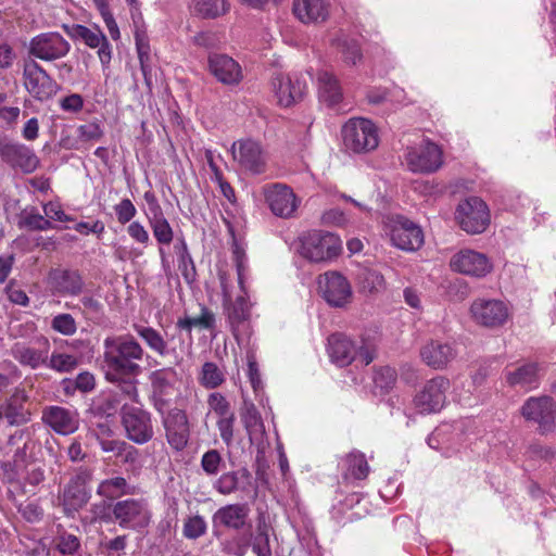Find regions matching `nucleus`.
Returning <instances> with one entry per match:
<instances>
[{
  "label": "nucleus",
  "instance_id": "nucleus-1",
  "mask_svg": "<svg viewBox=\"0 0 556 556\" xmlns=\"http://www.w3.org/2000/svg\"><path fill=\"white\" fill-rule=\"evenodd\" d=\"M144 350L130 334L106 337L103 341V362L106 380L119 379L121 375L138 376Z\"/></svg>",
  "mask_w": 556,
  "mask_h": 556
},
{
  "label": "nucleus",
  "instance_id": "nucleus-2",
  "mask_svg": "<svg viewBox=\"0 0 556 556\" xmlns=\"http://www.w3.org/2000/svg\"><path fill=\"white\" fill-rule=\"evenodd\" d=\"M298 253L311 263L325 264L336 260L342 251L339 236L325 230H311L299 237Z\"/></svg>",
  "mask_w": 556,
  "mask_h": 556
},
{
  "label": "nucleus",
  "instance_id": "nucleus-3",
  "mask_svg": "<svg viewBox=\"0 0 556 556\" xmlns=\"http://www.w3.org/2000/svg\"><path fill=\"white\" fill-rule=\"evenodd\" d=\"M344 148L353 153H368L379 144L378 129L375 124L363 117L350 118L342 127Z\"/></svg>",
  "mask_w": 556,
  "mask_h": 556
},
{
  "label": "nucleus",
  "instance_id": "nucleus-4",
  "mask_svg": "<svg viewBox=\"0 0 556 556\" xmlns=\"http://www.w3.org/2000/svg\"><path fill=\"white\" fill-rule=\"evenodd\" d=\"M121 420L129 441L142 445L152 440L154 435L152 415L141 406L123 403Z\"/></svg>",
  "mask_w": 556,
  "mask_h": 556
},
{
  "label": "nucleus",
  "instance_id": "nucleus-5",
  "mask_svg": "<svg viewBox=\"0 0 556 556\" xmlns=\"http://www.w3.org/2000/svg\"><path fill=\"white\" fill-rule=\"evenodd\" d=\"M92 473L89 469L80 468L65 484L60 501L67 517H73L89 502L91 497L89 488Z\"/></svg>",
  "mask_w": 556,
  "mask_h": 556
},
{
  "label": "nucleus",
  "instance_id": "nucleus-6",
  "mask_svg": "<svg viewBox=\"0 0 556 556\" xmlns=\"http://www.w3.org/2000/svg\"><path fill=\"white\" fill-rule=\"evenodd\" d=\"M455 218L466 232L481 233L490 224L489 207L480 198L469 197L458 203Z\"/></svg>",
  "mask_w": 556,
  "mask_h": 556
},
{
  "label": "nucleus",
  "instance_id": "nucleus-7",
  "mask_svg": "<svg viewBox=\"0 0 556 556\" xmlns=\"http://www.w3.org/2000/svg\"><path fill=\"white\" fill-rule=\"evenodd\" d=\"M405 161L413 173H434L443 164V151L437 143L424 139L420 143L407 148Z\"/></svg>",
  "mask_w": 556,
  "mask_h": 556
},
{
  "label": "nucleus",
  "instance_id": "nucleus-8",
  "mask_svg": "<svg viewBox=\"0 0 556 556\" xmlns=\"http://www.w3.org/2000/svg\"><path fill=\"white\" fill-rule=\"evenodd\" d=\"M0 159L23 174H31L40 165V160L31 148L8 137H0Z\"/></svg>",
  "mask_w": 556,
  "mask_h": 556
},
{
  "label": "nucleus",
  "instance_id": "nucleus-9",
  "mask_svg": "<svg viewBox=\"0 0 556 556\" xmlns=\"http://www.w3.org/2000/svg\"><path fill=\"white\" fill-rule=\"evenodd\" d=\"M151 383V395L153 407L163 414L169 406L173 396L178 392V375L173 367H164L153 370L149 375Z\"/></svg>",
  "mask_w": 556,
  "mask_h": 556
},
{
  "label": "nucleus",
  "instance_id": "nucleus-10",
  "mask_svg": "<svg viewBox=\"0 0 556 556\" xmlns=\"http://www.w3.org/2000/svg\"><path fill=\"white\" fill-rule=\"evenodd\" d=\"M388 229L392 244L402 251H417L424 244L425 237L420 226L402 215L392 217Z\"/></svg>",
  "mask_w": 556,
  "mask_h": 556
},
{
  "label": "nucleus",
  "instance_id": "nucleus-11",
  "mask_svg": "<svg viewBox=\"0 0 556 556\" xmlns=\"http://www.w3.org/2000/svg\"><path fill=\"white\" fill-rule=\"evenodd\" d=\"M71 51V43L58 31L41 33L29 41L28 53L45 62H54L65 58Z\"/></svg>",
  "mask_w": 556,
  "mask_h": 556
},
{
  "label": "nucleus",
  "instance_id": "nucleus-12",
  "mask_svg": "<svg viewBox=\"0 0 556 556\" xmlns=\"http://www.w3.org/2000/svg\"><path fill=\"white\" fill-rule=\"evenodd\" d=\"M114 520L123 529L139 530L151 520V513L142 500L127 498L116 502L112 507Z\"/></svg>",
  "mask_w": 556,
  "mask_h": 556
},
{
  "label": "nucleus",
  "instance_id": "nucleus-13",
  "mask_svg": "<svg viewBox=\"0 0 556 556\" xmlns=\"http://www.w3.org/2000/svg\"><path fill=\"white\" fill-rule=\"evenodd\" d=\"M469 312L477 325L492 329L503 326L509 317L507 304L498 299L478 298L471 303Z\"/></svg>",
  "mask_w": 556,
  "mask_h": 556
},
{
  "label": "nucleus",
  "instance_id": "nucleus-14",
  "mask_svg": "<svg viewBox=\"0 0 556 556\" xmlns=\"http://www.w3.org/2000/svg\"><path fill=\"white\" fill-rule=\"evenodd\" d=\"M23 79L26 90L38 101L51 99L59 90L55 80L36 61L25 63Z\"/></svg>",
  "mask_w": 556,
  "mask_h": 556
},
{
  "label": "nucleus",
  "instance_id": "nucleus-15",
  "mask_svg": "<svg viewBox=\"0 0 556 556\" xmlns=\"http://www.w3.org/2000/svg\"><path fill=\"white\" fill-rule=\"evenodd\" d=\"M450 387V380L443 376H437L428 380L422 389L415 395V407L421 414L440 412L445 404L446 392Z\"/></svg>",
  "mask_w": 556,
  "mask_h": 556
},
{
  "label": "nucleus",
  "instance_id": "nucleus-16",
  "mask_svg": "<svg viewBox=\"0 0 556 556\" xmlns=\"http://www.w3.org/2000/svg\"><path fill=\"white\" fill-rule=\"evenodd\" d=\"M318 288L325 301L333 307L351 302L353 292L349 280L339 271L330 270L318 277Z\"/></svg>",
  "mask_w": 556,
  "mask_h": 556
},
{
  "label": "nucleus",
  "instance_id": "nucleus-17",
  "mask_svg": "<svg viewBox=\"0 0 556 556\" xmlns=\"http://www.w3.org/2000/svg\"><path fill=\"white\" fill-rule=\"evenodd\" d=\"M520 413L526 420L536 422L542 433L554 429L556 404L549 396L529 397L521 406Z\"/></svg>",
  "mask_w": 556,
  "mask_h": 556
},
{
  "label": "nucleus",
  "instance_id": "nucleus-18",
  "mask_svg": "<svg viewBox=\"0 0 556 556\" xmlns=\"http://www.w3.org/2000/svg\"><path fill=\"white\" fill-rule=\"evenodd\" d=\"M67 34L75 40H81L86 46L91 49H98L97 54L103 67H108L112 59V47L98 27H88L80 24H75L71 27L64 26Z\"/></svg>",
  "mask_w": 556,
  "mask_h": 556
},
{
  "label": "nucleus",
  "instance_id": "nucleus-19",
  "mask_svg": "<svg viewBox=\"0 0 556 556\" xmlns=\"http://www.w3.org/2000/svg\"><path fill=\"white\" fill-rule=\"evenodd\" d=\"M450 266L456 273L477 278L485 277L493 268L485 254L470 249L455 253L450 261Z\"/></svg>",
  "mask_w": 556,
  "mask_h": 556
},
{
  "label": "nucleus",
  "instance_id": "nucleus-20",
  "mask_svg": "<svg viewBox=\"0 0 556 556\" xmlns=\"http://www.w3.org/2000/svg\"><path fill=\"white\" fill-rule=\"evenodd\" d=\"M235 161L253 174L265 170L266 155L260 142L252 139H240L231 144Z\"/></svg>",
  "mask_w": 556,
  "mask_h": 556
},
{
  "label": "nucleus",
  "instance_id": "nucleus-21",
  "mask_svg": "<svg viewBox=\"0 0 556 556\" xmlns=\"http://www.w3.org/2000/svg\"><path fill=\"white\" fill-rule=\"evenodd\" d=\"M264 195L273 214L282 218L292 217L300 203L293 190L282 184L266 187Z\"/></svg>",
  "mask_w": 556,
  "mask_h": 556
},
{
  "label": "nucleus",
  "instance_id": "nucleus-22",
  "mask_svg": "<svg viewBox=\"0 0 556 556\" xmlns=\"http://www.w3.org/2000/svg\"><path fill=\"white\" fill-rule=\"evenodd\" d=\"M41 420L60 435H70L79 428L78 412L63 406L51 405L45 407Z\"/></svg>",
  "mask_w": 556,
  "mask_h": 556
},
{
  "label": "nucleus",
  "instance_id": "nucleus-23",
  "mask_svg": "<svg viewBox=\"0 0 556 556\" xmlns=\"http://www.w3.org/2000/svg\"><path fill=\"white\" fill-rule=\"evenodd\" d=\"M271 88L278 103L282 106H290L303 98L307 86L305 80L298 75L290 76L278 73L271 79Z\"/></svg>",
  "mask_w": 556,
  "mask_h": 556
},
{
  "label": "nucleus",
  "instance_id": "nucleus-24",
  "mask_svg": "<svg viewBox=\"0 0 556 556\" xmlns=\"http://www.w3.org/2000/svg\"><path fill=\"white\" fill-rule=\"evenodd\" d=\"M421 361L432 369L442 370L457 356V350L453 343L431 339L420 349Z\"/></svg>",
  "mask_w": 556,
  "mask_h": 556
},
{
  "label": "nucleus",
  "instance_id": "nucleus-25",
  "mask_svg": "<svg viewBox=\"0 0 556 556\" xmlns=\"http://www.w3.org/2000/svg\"><path fill=\"white\" fill-rule=\"evenodd\" d=\"M168 444L176 451H182L189 441L190 429L187 414L179 408H173L163 419Z\"/></svg>",
  "mask_w": 556,
  "mask_h": 556
},
{
  "label": "nucleus",
  "instance_id": "nucleus-26",
  "mask_svg": "<svg viewBox=\"0 0 556 556\" xmlns=\"http://www.w3.org/2000/svg\"><path fill=\"white\" fill-rule=\"evenodd\" d=\"M26 402L25 393L18 391L0 404V425L18 427L27 424L30 420L31 413Z\"/></svg>",
  "mask_w": 556,
  "mask_h": 556
},
{
  "label": "nucleus",
  "instance_id": "nucleus-27",
  "mask_svg": "<svg viewBox=\"0 0 556 556\" xmlns=\"http://www.w3.org/2000/svg\"><path fill=\"white\" fill-rule=\"evenodd\" d=\"M208 70L224 85H237L242 79L241 66L226 54H211L208 56Z\"/></svg>",
  "mask_w": 556,
  "mask_h": 556
},
{
  "label": "nucleus",
  "instance_id": "nucleus-28",
  "mask_svg": "<svg viewBox=\"0 0 556 556\" xmlns=\"http://www.w3.org/2000/svg\"><path fill=\"white\" fill-rule=\"evenodd\" d=\"M330 4L327 0H293L292 12L305 25H317L329 17Z\"/></svg>",
  "mask_w": 556,
  "mask_h": 556
},
{
  "label": "nucleus",
  "instance_id": "nucleus-29",
  "mask_svg": "<svg viewBox=\"0 0 556 556\" xmlns=\"http://www.w3.org/2000/svg\"><path fill=\"white\" fill-rule=\"evenodd\" d=\"M542 368L538 363H527L515 368H507L505 379L508 386L530 391L540 384Z\"/></svg>",
  "mask_w": 556,
  "mask_h": 556
},
{
  "label": "nucleus",
  "instance_id": "nucleus-30",
  "mask_svg": "<svg viewBox=\"0 0 556 556\" xmlns=\"http://www.w3.org/2000/svg\"><path fill=\"white\" fill-rule=\"evenodd\" d=\"M463 422L442 424L428 437V444L434 450H454L462 443Z\"/></svg>",
  "mask_w": 556,
  "mask_h": 556
},
{
  "label": "nucleus",
  "instance_id": "nucleus-31",
  "mask_svg": "<svg viewBox=\"0 0 556 556\" xmlns=\"http://www.w3.org/2000/svg\"><path fill=\"white\" fill-rule=\"evenodd\" d=\"M49 281L52 290L62 295H78L84 287L79 273L70 269L52 270L49 275Z\"/></svg>",
  "mask_w": 556,
  "mask_h": 556
},
{
  "label": "nucleus",
  "instance_id": "nucleus-32",
  "mask_svg": "<svg viewBox=\"0 0 556 556\" xmlns=\"http://www.w3.org/2000/svg\"><path fill=\"white\" fill-rule=\"evenodd\" d=\"M252 476L248 469L241 468L220 475L213 483V489L222 495H230L238 491H247L251 485Z\"/></svg>",
  "mask_w": 556,
  "mask_h": 556
},
{
  "label": "nucleus",
  "instance_id": "nucleus-33",
  "mask_svg": "<svg viewBox=\"0 0 556 556\" xmlns=\"http://www.w3.org/2000/svg\"><path fill=\"white\" fill-rule=\"evenodd\" d=\"M43 340V348L36 349L22 342H16L11 348V355L22 366H27L33 369L40 367L48 362L49 342Z\"/></svg>",
  "mask_w": 556,
  "mask_h": 556
},
{
  "label": "nucleus",
  "instance_id": "nucleus-34",
  "mask_svg": "<svg viewBox=\"0 0 556 556\" xmlns=\"http://www.w3.org/2000/svg\"><path fill=\"white\" fill-rule=\"evenodd\" d=\"M328 353L340 367L350 365L357 356V346L343 334H332L328 339Z\"/></svg>",
  "mask_w": 556,
  "mask_h": 556
},
{
  "label": "nucleus",
  "instance_id": "nucleus-35",
  "mask_svg": "<svg viewBox=\"0 0 556 556\" xmlns=\"http://www.w3.org/2000/svg\"><path fill=\"white\" fill-rule=\"evenodd\" d=\"M317 89L320 102L334 106L342 101L343 92L338 77L327 70L317 74Z\"/></svg>",
  "mask_w": 556,
  "mask_h": 556
},
{
  "label": "nucleus",
  "instance_id": "nucleus-36",
  "mask_svg": "<svg viewBox=\"0 0 556 556\" xmlns=\"http://www.w3.org/2000/svg\"><path fill=\"white\" fill-rule=\"evenodd\" d=\"M248 508L242 504H229L216 510L213 515L214 526L240 530L245 525Z\"/></svg>",
  "mask_w": 556,
  "mask_h": 556
},
{
  "label": "nucleus",
  "instance_id": "nucleus-37",
  "mask_svg": "<svg viewBox=\"0 0 556 556\" xmlns=\"http://www.w3.org/2000/svg\"><path fill=\"white\" fill-rule=\"evenodd\" d=\"M223 285L224 305L227 311L229 323L232 327L239 326L250 317V304L245 298L247 290L244 289L243 294L237 296L236 301L231 303V296L227 288Z\"/></svg>",
  "mask_w": 556,
  "mask_h": 556
},
{
  "label": "nucleus",
  "instance_id": "nucleus-38",
  "mask_svg": "<svg viewBox=\"0 0 556 556\" xmlns=\"http://www.w3.org/2000/svg\"><path fill=\"white\" fill-rule=\"evenodd\" d=\"M340 467L345 480H363L369 473V466L365 455L358 451H353L345 455L340 462Z\"/></svg>",
  "mask_w": 556,
  "mask_h": 556
},
{
  "label": "nucleus",
  "instance_id": "nucleus-39",
  "mask_svg": "<svg viewBox=\"0 0 556 556\" xmlns=\"http://www.w3.org/2000/svg\"><path fill=\"white\" fill-rule=\"evenodd\" d=\"M331 46L342 55L344 63L356 65L363 58L359 42L343 31H339L332 39Z\"/></svg>",
  "mask_w": 556,
  "mask_h": 556
},
{
  "label": "nucleus",
  "instance_id": "nucleus-40",
  "mask_svg": "<svg viewBox=\"0 0 556 556\" xmlns=\"http://www.w3.org/2000/svg\"><path fill=\"white\" fill-rule=\"evenodd\" d=\"M149 225L152 229L153 236L160 244L159 253L163 265L166 263V253L164 245H169L174 239V230L165 218L164 214H157L154 216H148Z\"/></svg>",
  "mask_w": 556,
  "mask_h": 556
},
{
  "label": "nucleus",
  "instance_id": "nucleus-41",
  "mask_svg": "<svg viewBox=\"0 0 556 556\" xmlns=\"http://www.w3.org/2000/svg\"><path fill=\"white\" fill-rule=\"evenodd\" d=\"M97 494L103 498L114 501L125 495L136 494V486L129 484L124 477H113L99 483Z\"/></svg>",
  "mask_w": 556,
  "mask_h": 556
},
{
  "label": "nucleus",
  "instance_id": "nucleus-42",
  "mask_svg": "<svg viewBox=\"0 0 556 556\" xmlns=\"http://www.w3.org/2000/svg\"><path fill=\"white\" fill-rule=\"evenodd\" d=\"M132 328L151 351L160 356L168 354L167 341L159 330L141 324H134Z\"/></svg>",
  "mask_w": 556,
  "mask_h": 556
},
{
  "label": "nucleus",
  "instance_id": "nucleus-43",
  "mask_svg": "<svg viewBox=\"0 0 556 556\" xmlns=\"http://www.w3.org/2000/svg\"><path fill=\"white\" fill-rule=\"evenodd\" d=\"M229 3L226 0H192L194 13L204 18H216L229 11Z\"/></svg>",
  "mask_w": 556,
  "mask_h": 556
},
{
  "label": "nucleus",
  "instance_id": "nucleus-44",
  "mask_svg": "<svg viewBox=\"0 0 556 556\" xmlns=\"http://www.w3.org/2000/svg\"><path fill=\"white\" fill-rule=\"evenodd\" d=\"M137 376H128L121 375L119 379L110 380L113 383H116V396H123L124 400L129 401L135 404L140 403V396L138 391V380Z\"/></svg>",
  "mask_w": 556,
  "mask_h": 556
},
{
  "label": "nucleus",
  "instance_id": "nucleus-45",
  "mask_svg": "<svg viewBox=\"0 0 556 556\" xmlns=\"http://www.w3.org/2000/svg\"><path fill=\"white\" fill-rule=\"evenodd\" d=\"M198 379L205 389H215L225 381V374L215 363L206 362L202 365Z\"/></svg>",
  "mask_w": 556,
  "mask_h": 556
},
{
  "label": "nucleus",
  "instance_id": "nucleus-46",
  "mask_svg": "<svg viewBox=\"0 0 556 556\" xmlns=\"http://www.w3.org/2000/svg\"><path fill=\"white\" fill-rule=\"evenodd\" d=\"M177 327L189 332L193 327L212 329L215 327V315L208 308L202 306L199 316L181 318L177 321Z\"/></svg>",
  "mask_w": 556,
  "mask_h": 556
},
{
  "label": "nucleus",
  "instance_id": "nucleus-47",
  "mask_svg": "<svg viewBox=\"0 0 556 556\" xmlns=\"http://www.w3.org/2000/svg\"><path fill=\"white\" fill-rule=\"evenodd\" d=\"M135 41L136 49L138 53V59L140 62V67L144 77L147 85H150V78L148 76L149 73V58H150V46L148 39L143 31L137 29L135 31Z\"/></svg>",
  "mask_w": 556,
  "mask_h": 556
},
{
  "label": "nucleus",
  "instance_id": "nucleus-48",
  "mask_svg": "<svg viewBox=\"0 0 556 556\" xmlns=\"http://www.w3.org/2000/svg\"><path fill=\"white\" fill-rule=\"evenodd\" d=\"M359 282L362 288L370 293L380 292L386 289L384 277L376 269L365 268L359 275Z\"/></svg>",
  "mask_w": 556,
  "mask_h": 556
},
{
  "label": "nucleus",
  "instance_id": "nucleus-49",
  "mask_svg": "<svg viewBox=\"0 0 556 556\" xmlns=\"http://www.w3.org/2000/svg\"><path fill=\"white\" fill-rule=\"evenodd\" d=\"M48 367L59 372L72 371L78 365L76 356L58 352H53L50 357L48 356Z\"/></svg>",
  "mask_w": 556,
  "mask_h": 556
},
{
  "label": "nucleus",
  "instance_id": "nucleus-50",
  "mask_svg": "<svg viewBox=\"0 0 556 556\" xmlns=\"http://www.w3.org/2000/svg\"><path fill=\"white\" fill-rule=\"evenodd\" d=\"M225 467L222 454L217 450H208L201 457V468L207 476H217Z\"/></svg>",
  "mask_w": 556,
  "mask_h": 556
},
{
  "label": "nucleus",
  "instance_id": "nucleus-51",
  "mask_svg": "<svg viewBox=\"0 0 556 556\" xmlns=\"http://www.w3.org/2000/svg\"><path fill=\"white\" fill-rule=\"evenodd\" d=\"M50 326L52 330L65 337H71L77 331V323L68 313L55 315L51 319Z\"/></svg>",
  "mask_w": 556,
  "mask_h": 556
},
{
  "label": "nucleus",
  "instance_id": "nucleus-52",
  "mask_svg": "<svg viewBox=\"0 0 556 556\" xmlns=\"http://www.w3.org/2000/svg\"><path fill=\"white\" fill-rule=\"evenodd\" d=\"M22 224L29 230L45 231L55 228L49 219H46V217L39 214L35 208L24 212Z\"/></svg>",
  "mask_w": 556,
  "mask_h": 556
},
{
  "label": "nucleus",
  "instance_id": "nucleus-53",
  "mask_svg": "<svg viewBox=\"0 0 556 556\" xmlns=\"http://www.w3.org/2000/svg\"><path fill=\"white\" fill-rule=\"evenodd\" d=\"M76 132L78 140L81 142L99 141L104 135L102 125L97 121L79 125Z\"/></svg>",
  "mask_w": 556,
  "mask_h": 556
},
{
  "label": "nucleus",
  "instance_id": "nucleus-54",
  "mask_svg": "<svg viewBox=\"0 0 556 556\" xmlns=\"http://www.w3.org/2000/svg\"><path fill=\"white\" fill-rule=\"evenodd\" d=\"M372 380L376 388L388 391L392 389L396 382V371L389 366L377 368L374 371Z\"/></svg>",
  "mask_w": 556,
  "mask_h": 556
},
{
  "label": "nucleus",
  "instance_id": "nucleus-55",
  "mask_svg": "<svg viewBox=\"0 0 556 556\" xmlns=\"http://www.w3.org/2000/svg\"><path fill=\"white\" fill-rule=\"evenodd\" d=\"M55 546L61 554L72 555L79 549L80 540L75 534L61 531L55 538Z\"/></svg>",
  "mask_w": 556,
  "mask_h": 556
},
{
  "label": "nucleus",
  "instance_id": "nucleus-56",
  "mask_svg": "<svg viewBox=\"0 0 556 556\" xmlns=\"http://www.w3.org/2000/svg\"><path fill=\"white\" fill-rule=\"evenodd\" d=\"M207 405L210 412H213L218 418L227 417L233 415V412L230 408L229 402L226 397L218 392L211 393L207 399Z\"/></svg>",
  "mask_w": 556,
  "mask_h": 556
},
{
  "label": "nucleus",
  "instance_id": "nucleus-57",
  "mask_svg": "<svg viewBox=\"0 0 556 556\" xmlns=\"http://www.w3.org/2000/svg\"><path fill=\"white\" fill-rule=\"evenodd\" d=\"M207 526L203 517L195 515L189 517L184 523V535L195 540L206 532Z\"/></svg>",
  "mask_w": 556,
  "mask_h": 556
},
{
  "label": "nucleus",
  "instance_id": "nucleus-58",
  "mask_svg": "<svg viewBox=\"0 0 556 556\" xmlns=\"http://www.w3.org/2000/svg\"><path fill=\"white\" fill-rule=\"evenodd\" d=\"M232 255L237 268L238 283L241 291H244V280L245 274L248 271V260L245 252L240 245L235 243L232 248Z\"/></svg>",
  "mask_w": 556,
  "mask_h": 556
},
{
  "label": "nucleus",
  "instance_id": "nucleus-59",
  "mask_svg": "<svg viewBox=\"0 0 556 556\" xmlns=\"http://www.w3.org/2000/svg\"><path fill=\"white\" fill-rule=\"evenodd\" d=\"M114 212L118 223L125 225L136 216L137 208L129 199H123L114 206Z\"/></svg>",
  "mask_w": 556,
  "mask_h": 556
},
{
  "label": "nucleus",
  "instance_id": "nucleus-60",
  "mask_svg": "<svg viewBox=\"0 0 556 556\" xmlns=\"http://www.w3.org/2000/svg\"><path fill=\"white\" fill-rule=\"evenodd\" d=\"M247 362H248V377L250 380V383L255 392H258L262 388V380H261V374L258 370V365L256 362L255 354L253 352H249L247 355Z\"/></svg>",
  "mask_w": 556,
  "mask_h": 556
},
{
  "label": "nucleus",
  "instance_id": "nucleus-61",
  "mask_svg": "<svg viewBox=\"0 0 556 556\" xmlns=\"http://www.w3.org/2000/svg\"><path fill=\"white\" fill-rule=\"evenodd\" d=\"M253 552L257 556H270L271 551L269 546V536L267 533L266 528H258L257 534L254 538L253 545H252Z\"/></svg>",
  "mask_w": 556,
  "mask_h": 556
},
{
  "label": "nucleus",
  "instance_id": "nucleus-62",
  "mask_svg": "<svg viewBox=\"0 0 556 556\" xmlns=\"http://www.w3.org/2000/svg\"><path fill=\"white\" fill-rule=\"evenodd\" d=\"M233 424H235V414L218 418L217 420V428L219 431V435L223 440V442L229 446L232 443L233 439Z\"/></svg>",
  "mask_w": 556,
  "mask_h": 556
},
{
  "label": "nucleus",
  "instance_id": "nucleus-63",
  "mask_svg": "<svg viewBox=\"0 0 556 556\" xmlns=\"http://www.w3.org/2000/svg\"><path fill=\"white\" fill-rule=\"evenodd\" d=\"M43 213L46 219L55 222H72L73 218L65 214L62 206L56 202H48L43 205Z\"/></svg>",
  "mask_w": 556,
  "mask_h": 556
},
{
  "label": "nucleus",
  "instance_id": "nucleus-64",
  "mask_svg": "<svg viewBox=\"0 0 556 556\" xmlns=\"http://www.w3.org/2000/svg\"><path fill=\"white\" fill-rule=\"evenodd\" d=\"M127 233L129 237L143 245H148L150 243V236L148 230L144 228V226L138 222H131L127 227Z\"/></svg>",
  "mask_w": 556,
  "mask_h": 556
}]
</instances>
